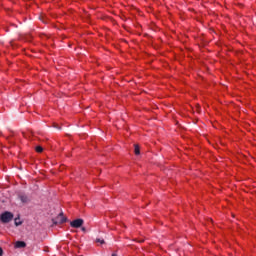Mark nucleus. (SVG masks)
<instances>
[{"label": "nucleus", "instance_id": "f257e3e1", "mask_svg": "<svg viewBox=\"0 0 256 256\" xmlns=\"http://www.w3.org/2000/svg\"><path fill=\"white\" fill-rule=\"evenodd\" d=\"M13 217V213L6 211L0 215V221L2 223H11V221H13Z\"/></svg>", "mask_w": 256, "mask_h": 256}, {"label": "nucleus", "instance_id": "f03ea898", "mask_svg": "<svg viewBox=\"0 0 256 256\" xmlns=\"http://www.w3.org/2000/svg\"><path fill=\"white\" fill-rule=\"evenodd\" d=\"M66 222H67V217L63 215V212H61L56 218L52 219V223L54 225H61Z\"/></svg>", "mask_w": 256, "mask_h": 256}, {"label": "nucleus", "instance_id": "7ed1b4c3", "mask_svg": "<svg viewBox=\"0 0 256 256\" xmlns=\"http://www.w3.org/2000/svg\"><path fill=\"white\" fill-rule=\"evenodd\" d=\"M83 223H84L83 219L79 218V219H76V220L70 222V225L74 229H79V227L83 226Z\"/></svg>", "mask_w": 256, "mask_h": 256}, {"label": "nucleus", "instance_id": "20e7f679", "mask_svg": "<svg viewBox=\"0 0 256 256\" xmlns=\"http://www.w3.org/2000/svg\"><path fill=\"white\" fill-rule=\"evenodd\" d=\"M18 199H20L21 203H29L30 201L29 196L24 193L18 194Z\"/></svg>", "mask_w": 256, "mask_h": 256}, {"label": "nucleus", "instance_id": "39448f33", "mask_svg": "<svg viewBox=\"0 0 256 256\" xmlns=\"http://www.w3.org/2000/svg\"><path fill=\"white\" fill-rule=\"evenodd\" d=\"M24 247H27V243H25L24 241H17L15 243L16 249H24Z\"/></svg>", "mask_w": 256, "mask_h": 256}, {"label": "nucleus", "instance_id": "423d86ee", "mask_svg": "<svg viewBox=\"0 0 256 256\" xmlns=\"http://www.w3.org/2000/svg\"><path fill=\"white\" fill-rule=\"evenodd\" d=\"M134 153H135V155H140L141 154V151L139 149V145H137V144L134 145Z\"/></svg>", "mask_w": 256, "mask_h": 256}, {"label": "nucleus", "instance_id": "0eeeda50", "mask_svg": "<svg viewBox=\"0 0 256 256\" xmlns=\"http://www.w3.org/2000/svg\"><path fill=\"white\" fill-rule=\"evenodd\" d=\"M14 223H15L16 227H19V225L23 224V222H21V220L19 218H15Z\"/></svg>", "mask_w": 256, "mask_h": 256}, {"label": "nucleus", "instance_id": "6e6552de", "mask_svg": "<svg viewBox=\"0 0 256 256\" xmlns=\"http://www.w3.org/2000/svg\"><path fill=\"white\" fill-rule=\"evenodd\" d=\"M36 152H37V153H43V147L37 146V147H36Z\"/></svg>", "mask_w": 256, "mask_h": 256}, {"label": "nucleus", "instance_id": "1a4fd4ad", "mask_svg": "<svg viewBox=\"0 0 256 256\" xmlns=\"http://www.w3.org/2000/svg\"><path fill=\"white\" fill-rule=\"evenodd\" d=\"M96 243H101V245L105 244V240L101 238L96 239Z\"/></svg>", "mask_w": 256, "mask_h": 256}, {"label": "nucleus", "instance_id": "9d476101", "mask_svg": "<svg viewBox=\"0 0 256 256\" xmlns=\"http://www.w3.org/2000/svg\"><path fill=\"white\" fill-rule=\"evenodd\" d=\"M0 256H3V248L0 247Z\"/></svg>", "mask_w": 256, "mask_h": 256}, {"label": "nucleus", "instance_id": "9b49d317", "mask_svg": "<svg viewBox=\"0 0 256 256\" xmlns=\"http://www.w3.org/2000/svg\"><path fill=\"white\" fill-rule=\"evenodd\" d=\"M82 231H85V227H82Z\"/></svg>", "mask_w": 256, "mask_h": 256}, {"label": "nucleus", "instance_id": "f8f14e48", "mask_svg": "<svg viewBox=\"0 0 256 256\" xmlns=\"http://www.w3.org/2000/svg\"><path fill=\"white\" fill-rule=\"evenodd\" d=\"M57 129H61L60 127L55 126Z\"/></svg>", "mask_w": 256, "mask_h": 256}, {"label": "nucleus", "instance_id": "ddd939ff", "mask_svg": "<svg viewBox=\"0 0 256 256\" xmlns=\"http://www.w3.org/2000/svg\"><path fill=\"white\" fill-rule=\"evenodd\" d=\"M112 256H117V254H112Z\"/></svg>", "mask_w": 256, "mask_h": 256}]
</instances>
